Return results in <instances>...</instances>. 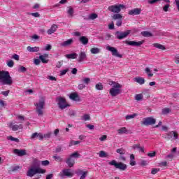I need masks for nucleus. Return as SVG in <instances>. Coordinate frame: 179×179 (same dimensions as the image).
<instances>
[{
    "instance_id": "1",
    "label": "nucleus",
    "mask_w": 179,
    "mask_h": 179,
    "mask_svg": "<svg viewBox=\"0 0 179 179\" xmlns=\"http://www.w3.org/2000/svg\"><path fill=\"white\" fill-rule=\"evenodd\" d=\"M109 85L113 87L109 90V93L112 97H115L118 96V94H121V93H122V90H121L122 85L115 81H110Z\"/></svg>"
},
{
    "instance_id": "2",
    "label": "nucleus",
    "mask_w": 179,
    "mask_h": 179,
    "mask_svg": "<svg viewBox=\"0 0 179 179\" xmlns=\"http://www.w3.org/2000/svg\"><path fill=\"white\" fill-rule=\"evenodd\" d=\"M0 83L3 85H7L8 86L13 85V80H12L9 71H0Z\"/></svg>"
},
{
    "instance_id": "3",
    "label": "nucleus",
    "mask_w": 179,
    "mask_h": 179,
    "mask_svg": "<svg viewBox=\"0 0 179 179\" xmlns=\"http://www.w3.org/2000/svg\"><path fill=\"white\" fill-rule=\"evenodd\" d=\"M45 169H42L40 167L31 166V168L27 171V177H34L36 174H45Z\"/></svg>"
},
{
    "instance_id": "4",
    "label": "nucleus",
    "mask_w": 179,
    "mask_h": 179,
    "mask_svg": "<svg viewBox=\"0 0 179 179\" xmlns=\"http://www.w3.org/2000/svg\"><path fill=\"white\" fill-rule=\"evenodd\" d=\"M36 107V113L38 115H43V110L44 109V106H45V97L41 96L38 103L34 104Z\"/></svg>"
},
{
    "instance_id": "5",
    "label": "nucleus",
    "mask_w": 179,
    "mask_h": 179,
    "mask_svg": "<svg viewBox=\"0 0 179 179\" xmlns=\"http://www.w3.org/2000/svg\"><path fill=\"white\" fill-rule=\"evenodd\" d=\"M80 156V154L78 152H73L70 155L69 157L66 159V163L69 167H73L75 166V159H78ZM74 157V159H73Z\"/></svg>"
},
{
    "instance_id": "6",
    "label": "nucleus",
    "mask_w": 179,
    "mask_h": 179,
    "mask_svg": "<svg viewBox=\"0 0 179 179\" xmlns=\"http://www.w3.org/2000/svg\"><path fill=\"white\" fill-rule=\"evenodd\" d=\"M122 9H125V6H124V4L112 5L108 8V10L112 13H120Z\"/></svg>"
},
{
    "instance_id": "7",
    "label": "nucleus",
    "mask_w": 179,
    "mask_h": 179,
    "mask_svg": "<svg viewBox=\"0 0 179 179\" xmlns=\"http://www.w3.org/2000/svg\"><path fill=\"white\" fill-rule=\"evenodd\" d=\"M110 166H114L115 169H119V170H122V171L127 170V164L122 162H117L115 160H112L109 162Z\"/></svg>"
},
{
    "instance_id": "8",
    "label": "nucleus",
    "mask_w": 179,
    "mask_h": 179,
    "mask_svg": "<svg viewBox=\"0 0 179 179\" xmlns=\"http://www.w3.org/2000/svg\"><path fill=\"white\" fill-rule=\"evenodd\" d=\"M156 124V119L148 117L143 119L141 121V125H145V127H149V125H155Z\"/></svg>"
},
{
    "instance_id": "9",
    "label": "nucleus",
    "mask_w": 179,
    "mask_h": 179,
    "mask_svg": "<svg viewBox=\"0 0 179 179\" xmlns=\"http://www.w3.org/2000/svg\"><path fill=\"white\" fill-rule=\"evenodd\" d=\"M166 141H170V139H173V141H176L178 139V133L176 131H171L166 134V136L164 137Z\"/></svg>"
},
{
    "instance_id": "10",
    "label": "nucleus",
    "mask_w": 179,
    "mask_h": 179,
    "mask_svg": "<svg viewBox=\"0 0 179 179\" xmlns=\"http://www.w3.org/2000/svg\"><path fill=\"white\" fill-rule=\"evenodd\" d=\"M59 108L61 110H65L66 107H69V104L66 103V99L63 97L58 98V103Z\"/></svg>"
},
{
    "instance_id": "11",
    "label": "nucleus",
    "mask_w": 179,
    "mask_h": 179,
    "mask_svg": "<svg viewBox=\"0 0 179 179\" xmlns=\"http://www.w3.org/2000/svg\"><path fill=\"white\" fill-rule=\"evenodd\" d=\"M73 172L71 171V169H65L60 172L59 174V177L64 178V177H73Z\"/></svg>"
},
{
    "instance_id": "12",
    "label": "nucleus",
    "mask_w": 179,
    "mask_h": 179,
    "mask_svg": "<svg viewBox=\"0 0 179 179\" xmlns=\"http://www.w3.org/2000/svg\"><path fill=\"white\" fill-rule=\"evenodd\" d=\"M116 38L117 40H122V38H125V37H128L129 34H131V30H127L126 31L120 32V31H116Z\"/></svg>"
},
{
    "instance_id": "13",
    "label": "nucleus",
    "mask_w": 179,
    "mask_h": 179,
    "mask_svg": "<svg viewBox=\"0 0 179 179\" xmlns=\"http://www.w3.org/2000/svg\"><path fill=\"white\" fill-rule=\"evenodd\" d=\"M106 50H108V51H110V52H112V55L114 57H117V58H122V55L118 53V50L115 48L107 46Z\"/></svg>"
},
{
    "instance_id": "14",
    "label": "nucleus",
    "mask_w": 179,
    "mask_h": 179,
    "mask_svg": "<svg viewBox=\"0 0 179 179\" xmlns=\"http://www.w3.org/2000/svg\"><path fill=\"white\" fill-rule=\"evenodd\" d=\"M143 43H145L144 40L138 42L126 41V44H128V45H131L132 47H141Z\"/></svg>"
},
{
    "instance_id": "15",
    "label": "nucleus",
    "mask_w": 179,
    "mask_h": 179,
    "mask_svg": "<svg viewBox=\"0 0 179 179\" xmlns=\"http://www.w3.org/2000/svg\"><path fill=\"white\" fill-rule=\"evenodd\" d=\"M9 128L12 129V131H19V129H23V124H14L13 123H10L8 125Z\"/></svg>"
},
{
    "instance_id": "16",
    "label": "nucleus",
    "mask_w": 179,
    "mask_h": 179,
    "mask_svg": "<svg viewBox=\"0 0 179 179\" xmlns=\"http://www.w3.org/2000/svg\"><path fill=\"white\" fill-rule=\"evenodd\" d=\"M83 61H87V56L85 52H80L78 56V62H83Z\"/></svg>"
},
{
    "instance_id": "17",
    "label": "nucleus",
    "mask_w": 179,
    "mask_h": 179,
    "mask_svg": "<svg viewBox=\"0 0 179 179\" xmlns=\"http://www.w3.org/2000/svg\"><path fill=\"white\" fill-rule=\"evenodd\" d=\"M69 98L73 101H80V97L79 96V94H78V93L76 92H73L70 94Z\"/></svg>"
},
{
    "instance_id": "18",
    "label": "nucleus",
    "mask_w": 179,
    "mask_h": 179,
    "mask_svg": "<svg viewBox=\"0 0 179 179\" xmlns=\"http://www.w3.org/2000/svg\"><path fill=\"white\" fill-rule=\"evenodd\" d=\"M141 12H142V9L141 8H134L129 11V15L131 16H135L136 15H141Z\"/></svg>"
},
{
    "instance_id": "19",
    "label": "nucleus",
    "mask_w": 179,
    "mask_h": 179,
    "mask_svg": "<svg viewBox=\"0 0 179 179\" xmlns=\"http://www.w3.org/2000/svg\"><path fill=\"white\" fill-rule=\"evenodd\" d=\"M72 44H73V39L70 38L60 43V45L62 47H69V45H72Z\"/></svg>"
},
{
    "instance_id": "20",
    "label": "nucleus",
    "mask_w": 179,
    "mask_h": 179,
    "mask_svg": "<svg viewBox=\"0 0 179 179\" xmlns=\"http://www.w3.org/2000/svg\"><path fill=\"white\" fill-rule=\"evenodd\" d=\"M13 153L15 155H17V156H26V150H19V149H14Z\"/></svg>"
},
{
    "instance_id": "21",
    "label": "nucleus",
    "mask_w": 179,
    "mask_h": 179,
    "mask_svg": "<svg viewBox=\"0 0 179 179\" xmlns=\"http://www.w3.org/2000/svg\"><path fill=\"white\" fill-rule=\"evenodd\" d=\"M57 29H58V26L55 24H53L50 29L48 30V34H52L53 33H55V31H57Z\"/></svg>"
},
{
    "instance_id": "22",
    "label": "nucleus",
    "mask_w": 179,
    "mask_h": 179,
    "mask_svg": "<svg viewBox=\"0 0 179 179\" xmlns=\"http://www.w3.org/2000/svg\"><path fill=\"white\" fill-rule=\"evenodd\" d=\"M48 54H43V55L39 56V59L43 62V64H48Z\"/></svg>"
},
{
    "instance_id": "23",
    "label": "nucleus",
    "mask_w": 179,
    "mask_h": 179,
    "mask_svg": "<svg viewBox=\"0 0 179 179\" xmlns=\"http://www.w3.org/2000/svg\"><path fill=\"white\" fill-rule=\"evenodd\" d=\"M79 41L80 43H83V45H87V44L89 43V38H87V37L86 36H80L79 38Z\"/></svg>"
},
{
    "instance_id": "24",
    "label": "nucleus",
    "mask_w": 179,
    "mask_h": 179,
    "mask_svg": "<svg viewBox=\"0 0 179 179\" xmlns=\"http://www.w3.org/2000/svg\"><path fill=\"white\" fill-rule=\"evenodd\" d=\"M27 50L29 52H38V51H40V47L35 46L32 48L31 46H28Z\"/></svg>"
},
{
    "instance_id": "25",
    "label": "nucleus",
    "mask_w": 179,
    "mask_h": 179,
    "mask_svg": "<svg viewBox=\"0 0 179 179\" xmlns=\"http://www.w3.org/2000/svg\"><path fill=\"white\" fill-rule=\"evenodd\" d=\"M134 82H136L139 85H144L145 84V78L142 77H136L134 78Z\"/></svg>"
},
{
    "instance_id": "26",
    "label": "nucleus",
    "mask_w": 179,
    "mask_h": 179,
    "mask_svg": "<svg viewBox=\"0 0 179 179\" xmlns=\"http://www.w3.org/2000/svg\"><path fill=\"white\" fill-rule=\"evenodd\" d=\"M66 58L68 59H76L78 58V55L76 53H71L65 55Z\"/></svg>"
},
{
    "instance_id": "27",
    "label": "nucleus",
    "mask_w": 179,
    "mask_h": 179,
    "mask_svg": "<svg viewBox=\"0 0 179 179\" xmlns=\"http://www.w3.org/2000/svg\"><path fill=\"white\" fill-rule=\"evenodd\" d=\"M141 35L143 37H152L153 36V34L151 32H149L148 31H142Z\"/></svg>"
},
{
    "instance_id": "28",
    "label": "nucleus",
    "mask_w": 179,
    "mask_h": 179,
    "mask_svg": "<svg viewBox=\"0 0 179 179\" xmlns=\"http://www.w3.org/2000/svg\"><path fill=\"white\" fill-rule=\"evenodd\" d=\"M112 19H113V20H120L122 19V15L120 14V13H115L113 15Z\"/></svg>"
},
{
    "instance_id": "29",
    "label": "nucleus",
    "mask_w": 179,
    "mask_h": 179,
    "mask_svg": "<svg viewBox=\"0 0 179 179\" xmlns=\"http://www.w3.org/2000/svg\"><path fill=\"white\" fill-rule=\"evenodd\" d=\"M67 13L70 16V17H73V14L75 13V10H73V8L69 6V10H67Z\"/></svg>"
},
{
    "instance_id": "30",
    "label": "nucleus",
    "mask_w": 179,
    "mask_h": 179,
    "mask_svg": "<svg viewBox=\"0 0 179 179\" xmlns=\"http://www.w3.org/2000/svg\"><path fill=\"white\" fill-rule=\"evenodd\" d=\"M145 72L147 73L148 78H152L153 76V73L149 67L145 69Z\"/></svg>"
},
{
    "instance_id": "31",
    "label": "nucleus",
    "mask_w": 179,
    "mask_h": 179,
    "mask_svg": "<svg viewBox=\"0 0 179 179\" xmlns=\"http://www.w3.org/2000/svg\"><path fill=\"white\" fill-rule=\"evenodd\" d=\"M153 46L155 47V48H158L159 50H166V47L159 43H154Z\"/></svg>"
},
{
    "instance_id": "32",
    "label": "nucleus",
    "mask_w": 179,
    "mask_h": 179,
    "mask_svg": "<svg viewBox=\"0 0 179 179\" xmlns=\"http://www.w3.org/2000/svg\"><path fill=\"white\" fill-rule=\"evenodd\" d=\"M117 132L120 134H127L128 132V130L127 129V127H122L117 130Z\"/></svg>"
},
{
    "instance_id": "33",
    "label": "nucleus",
    "mask_w": 179,
    "mask_h": 179,
    "mask_svg": "<svg viewBox=\"0 0 179 179\" xmlns=\"http://www.w3.org/2000/svg\"><path fill=\"white\" fill-rule=\"evenodd\" d=\"M90 51L92 54H99V52H100V49L98 48H92Z\"/></svg>"
},
{
    "instance_id": "34",
    "label": "nucleus",
    "mask_w": 179,
    "mask_h": 179,
    "mask_svg": "<svg viewBox=\"0 0 179 179\" xmlns=\"http://www.w3.org/2000/svg\"><path fill=\"white\" fill-rule=\"evenodd\" d=\"M169 113H171V109H170V108H165L162 109V114H164V115L169 114Z\"/></svg>"
},
{
    "instance_id": "35",
    "label": "nucleus",
    "mask_w": 179,
    "mask_h": 179,
    "mask_svg": "<svg viewBox=\"0 0 179 179\" xmlns=\"http://www.w3.org/2000/svg\"><path fill=\"white\" fill-rule=\"evenodd\" d=\"M95 87L96 90H103L104 89V87L103 86V84L101 83H99L95 85Z\"/></svg>"
},
{
    "instance_id": "36",
    "label": "nucleus",
    "mask_w": 179,
    "mask_h": 179,
    "mask_svg": "<svg viewBox=\"0 0 179 179\" xmlns=\"http://www.w3.org/2000/svg\"><path fill=\"white\" fill-rule=\"evenodd\" d=\"M81 120H83V121H89L90 120V115L89 114H85L81 117Z\"/></svg>"
},
{
    "instance_id": "37",
    "label": "nucleus",
    "mask_w": 179,
    "mask_h": 179,
    "mask_svg": "<svg viewBox=\"0 0 179 179\" xmlns=\"http://www.w3.org/2000/svg\"><path fill=\"white\" fill-rule=\"evenodd\" d=\"M117 153H118L119 155H125L126 151L125 149L124 148H119L116 150Z\"/></svg>"
},
{
    "instance_id": "38",
    "label": "nucleus",
    "mask_w": 179,
    "mask_h": 179,
    "mask_svg": "<svg viewBox=\"0 0 179 179\" xmlns=\"http://www.w3.org/2000/svg\"><path fill=\"white\" fill-rule=\"evenodd\" d=\"M8 139H9V141H12L13 142H17V143H19V142H20L18 138H15L12 136H8Z\"/></svg>"
},
{
    "instance_id": "39",
    "label": "nucleus",
    "mask_w": 179,
    "mask_h": 179,
    "mask_svg": "<svg viewBox=\"0 0 179 179\" xmlns=\"http://www.w3.org/2000/svg\"><path fill=\"white\" fill-rule=\"evenodd\" d=\"M52 158L54 159V160H55V162H59V163H61L62 162V158H61V157L59 156L55 155L52 157Z\"/></svg>"
},
{
    "instance_id": "40",
    "label": "nucleus",
    "mask_w": 179,
    "mask_h": 179,
    "mask_svg": "<svg viewBox=\"0 0 179 179\" xmlns=\"http://www.w3.org/2000/svg\"><path fill=\"white\" fill-rule=\"evenodd\" d=\"M136 115H138V114H136V113H134L133 115H126L125 118H126V120H131L132 118L136 117Z\"/></svg>"
},
{
    "instance_id": "41",
    "label": "nucleus",
    "mask_w": 179,
    "mask_h": 179,
    "mask_svg": "<svg viewBox=\"0 0 179 179\" xmlns=\"http://www.w3.org/2000/svg\"><path fill=\"white\" fill-rule=\"evenodd\" d=\"M143 99V96L142 94H136L135 96V99L137 100V101H139Z\"/></svg>"
},
{
    "instance_id": "42",
    "label": "nucleus",
    "mask_w": 179,
    "mask_h": 179,
    "mask_svg": "<svg viewBox=\"0 0 179 179\" xmlns=\"http://www.w3.org/2000/svg\"><path fill=\"white\" fill-rule=\"evenodd\" d=\"M27 71V69H26V67L23 66H20L19 69H18V72H22L24 73Z\"/></svg>"
},
{
    "instance_id": "43",
    "label": "nucleus",
    "mask_w": 179,
    "mask_h": 179,
    "mask_svg": "<svg viewBox=\"0 0 179 179\" xmlns=\"http://www.w3.org/2000/svg\"><path fill=\"white\" fill-rule=\"evenodd\" d=\"M83 83L85 85H89L90 83V78H85L83 79Z\"/></svg>"
},
{
    "instance_id": "44",
    "label": "nucleus",
    "mask_w": 179,
    "mask_h": 179,
    "mask_svg": "<svg viewBox=\"0 0 179 179\" xmlns=\"http://www.w3.org/2000/svg\"><path fill=\"white\" fill-rule=\"evenodd\" d=\"M7 65L9 68H13V65H15V62L13 60H10L7 62Z\"/></svg>"
},
{
    "instance_id": "45",
    "label": "nucleus",
    "mask_w": 179,
    "mask_h": 179,
    "mask_svg": "<svg viewBox=\"0 0 179 179\" xmlns=\"http://www.w3.org/2000/svg\"><path fill=\"white\" fill-rule=\"evenodd\" d=\"M98 15L96 13H92L90 15V19H91V20H94V19H97Z\"/></svg>"
},
{
    "instance_id": "46",
    "label": "nucleus",
    "mask_w": 179,
    "mask_h": 179,
    "mask_svg": "<svg viewBox=\"0 0 179 179\" xmlns=\"http://www.w3.org/2000/svg\"><path fill=\"white\" fill-rule=\"evenodd\" d=\"M159 171H160V169L154 168L152 169L151 174H157Z\"/></svg>"
},
{
    "instance_id": "47",
    "label": "nucleus",
    "mask_w": 179,
    "mask_h": 179,
    "mask_svg": "<svg viewBox=\"0 0 179 179\" xmlns=\"http://www.w3.org/2000/svg\"><path fill=\"white\" fill-rule=\"evenodd\" d=\"M169 9H170V5L169 3L166 4L164 7H163V10L164 12H169Z\"/></svg>"
},
{
    "instance_id": "48",
    "label": "nucleus",
    "mask_w": 179,
    "mask_h": 179,
    "mask_svg": "<svg viewBox=\"0 0 179 179\" xmlns=\"http://www.w3.org/2000/svg\"><path fill=\"white\" fill-rule=\"evenodd\" d=\"M99 157H107V153H106L104 151H100Z\"/></svg>"
},
{
    "instance_id": "49",
    "label": "nucleus",
    "mask_w": 179,
    "mask_h": 179,
    "mask_svg": "<svg viewBox=\"0 0 179 179\" xmlns=\"http://www.w3.org/2000/svg\"><path fill=\"white\" fill-rule=\"evenodd\" d=\"M37 138L39 139V141H43V139H44V136H43V134L41 133H38Z\"/></svg>"
},
{
    "instance_id": "50",
    "label": "nucleus",
    "mask_w": 179,
    "mask_h": 179,
    "mask_svg": "<svg viewBox=\"0 0 179 179\" xmlns=\"http://www.w3.org/2000/svg\"><path fill=\"white\" fill-rule=\"evenodd\" d=\"M42 166H48L50 164V161L48 160H45L41 162Z\"/></svg>"
},
{
    "instance_id": "51",
    "label": "nucleus",
    "mask_w": 179,
    "mask_h": 179,
    "mask_svg": "<svg viewBox=\"0 0 179 179\" xmlns=\"http://www.w3.org/2000/svg\"><path fill=\"white\" fill-rule=\"evenodd\" d=\"M116 26H117L118 27H120V26H122V19L117 20Z\"/></svg>"
},
{
    "instance_id": "52",
    "label": "nucleus",
    "mask_w": 179,
    "mask_h": 179,
    "mask_svg": "<svg viewBox=\"0 0 179 179\" xmlns=\"http://www.w3.org/2000/svg\"><path fill=\"white\" fill-rule=\"evenodd\" d=\"M86 176H87V171H85L82 173V176H80V179H85Z\"/></svg>"
},
{
    "instance_id": "53",
    "label": "nucleus",
    "mask_w": 179,
    "mask_h": 179,
    "mask_svg": "<svg viewBox=\"0 0 179 179\" xmlns=\"http://www.w3.org/2000/svg\"><path fill=\"white\" fill-rule=\"evenodd\" d=\"M148 156L149 157H155V156H156V152L153 151L152 152H150L148 154Z\"/></svg>"
},
{
    "instance_id": "54",
    "label": "nucleus",
    "mask_w": 179,
    "mask_h": 179,
    "mask_svg": "<svg viewBox=\"0 0 179 179\" xmlns=\"http://www.w3.org/2000/svg\"><path fill=\"white\" fill-rule=\"evenodd\" d=\"M37 136H38V133H37V132L34 133L31 136V139H36V138H37Z\"/></svg>"
},
{
    "instance_id": "55",
    "label": "nucleus",
    "mask_w": 179,
    "mask_h": 179,
    "mask_svg": "<svg viewBox=\"0 0 179 179\" xmlns=\"http://www.w3.org/2000/svg\"><path fill=\"white\" fill-rule=\"evenodd\" d=\"M85 87H86V85H85L84 84H79L78 85L79 90H83V89H85Z\"/></svg>"
},
{
    "instance_id": "56",
    "label": "nucleus",
    "mask_w": 179,
    "mask_h": 179,
    "mask_svg": "<svg viewBox=\"0 0 179 179\" xmlns=\"http://www.w3.org/2000/svg\"><path fill=\"white\" fill-rule=\"evenodd\" d=\"M40 59H34V64L35 65H40Z\"/></svg>"
},
{
    "instance_id": "57",
    "label": "nucleus",
    "mask_w": 179,
    "mask_h": 179,
    "mask_svg": "<svg viewBox=\"0 0 179 179\" xmlns=\"http://www.w3.org/2000/svg\"><path fill=\"white\" fill-rule=\"evenodd\" d=\"M107 139V135H103L100 138L99 141L101 142H103V141H106Z\"/></svg>"
},
{
    "instance_id": "58",
    "label": "nucleus",
    "mask_w": 179,
    "mask_h": 179,
    "mask_svg": "<svg viewBox=\"0 0 179 179\" xmlns=\"http://www.w3.org/2000/svg\"><path fill=\"white\" fill-rule=\"evenodd\" d=\"M159 166H161V167H166V166H167V162H161L160 164H159Z\"/></svg>"
},
{
    "instance_id": "59",
    "label": "nucleus",
    "mask_w": 179,
    "mask_h": 179,
    "mask_svg": "<svg viewBox=\"0 0 179 179\" xmlns=\"http://www.w3.org/2000/svg\"><path fill=\"white\" fill-rule=\"evenodd\" d=\"M52 48V47L51 46L50 44H48V45L45 46V51H50V50H51Z\"/></svg>"
},
{
    "instance_id": "60",
    "label": "nucleus",
    "mask_w": 179,
    "mask_h": 179,
    "mask_svg": "<svg viewBox=\"0 0 179 179\" xmlns=\"http://www.w3.org/2000/svg\"><path fill=\"white\" fill-rule=\"evenodd\" d=\"M140 147H141V144H134L132 146V149L135 150L136 149H139Z\"/></svg>"
},
{
    "instance_id": "61",
    "label": "nucleus",
    "mask_w": 179,
    "mask_h": 179,
    "mask_svg": "<svg viewBox=\"0 0 179 179\" xmlns=\"http://www.w3.org/2000/svg\"><path fill=\"white\" fill-rule=\"evenodd\" d=\"M31 16H34V17H40V13H31Z\"/></svg>"
},
{
    "instance_id": "62",
    "label": "nucleus",
    "mask_w": 179,
    "mask_h": 179,
    "mask_svg": "<svg viewBox=\"0 0 179 179\" xmlns=\"http://www.w3.org/2000/svg\"><path fill=\"white\" fill-rule=\"evenodd\" d=\"M76 174H77V176H80V174H83V171L78 169L77 171H76Z\"/></svg>"
},
{
    "instance_id": "63",
    "label": "nucleus",
    "mask_w": 179,
    "mask_h": 179,
    "mask_svg": "<svg viewBox=\"0 0 179 179\" xmlns=\"http://www.w3.org/2000/svg\"><path fill=\"white\" fill-rule=\"evenodd\" d=\"M12 58L13 59H15V61H19V56L17 55H16V54L13 55Z\"/></svg>"
},
{
    "instance_id": "64",
    "label": "nucleus",
    "mask_w": 179,
    "mask_h": 179,
    "mask_svg": "<svg viewBox=\"0 0 179 179\" xmlns=\"http://www.w3.org/2000/svg\"><path fill=\"white\" fill-rule=\"evenodd\" d=\"M175 62H176V64H179V57H178V55H176V56L175 57Z\"/></svg>"
}]
</instances>
